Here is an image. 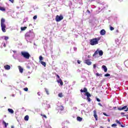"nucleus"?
Wrapping results in <instances>:
<instances>
[{
    "label": "nucleus",
    "mask_w": 128,
    "mask_h": 128,
    "mask_svg": "<svg viewBox=\"0 0 128 128\" xmlns=\"http://www.w3.org/2000/svg\"><path fill=\"white\" fill-rule=\"evenodd\" d=\"M4 22H6V20L4 18H2L1 19L0 24L2 30L3 32H6V25Z\"/></svg>",
    "instance_id": "obj_1"
},
{
    "label": "nucleus",
    "mask_w": 128,
    "mask_h": 128,
    "mask_svg": "<svg viewBox=\"0 0 128 128\" xmlns=\"http://www.w3.org/2000/svg\"><path fill=\"white\" fill-rule=\"evenodd\" d=\"M98 40H100V38H94L90 40V44L91 46H96L98 44Z\"/></svg>",
    "instance_id": "obj_2"
},
{
    "label": "nucleus",
    "mask_w": 128,
    "mask_h": 128,
    "mask_svg": "<svg viewBox=\"0 0 128 128\" xmlns=\"http://www.w3.org/2000/svg\"><path fill=\"white\" fill-rule=\"evenodd\" d=\"M21 55L22 56L24 57V58H26V60H29L30 58V54L26 52H22Z\"/></svg>",
    "instance_id": "obj_3"
},
{
    "label": "nucleus",
    "mask_w": 128,
    "mask_h": 128,
    "mask_svg": "<svg viewBox=\"0 0 128 128\" xmlns=\"http://www.w3.org/2000/svg\"><path fill=\"white\" fill-rule=\"evenodd\" d=\"M56 76L57 82L58 84H60V86H64V82H62V78H60V76H58V74H56Z\"/></svg>",
    "instance_id": "obj_4"
},
{
    "label": "nucleus",
    "mask_w": 128,
    "mask_h": 128,
    "mask_svg": "<svg viewBox=\"0 0 128 128\" xmlns=\"http://www.w3.org/2000/svg\"><path fill=\"white\" fill-rule=\"evenodd\" d=\"M64 20V16H62V15H60V16L57 15L55 18V20L57 22H60V20Z\"/></svg>",
    "instance_id": "obj_5"
},
{
    "label": "nucleus",
    "mask_w": 128,
    "mask_h": 128,
    "mask_svg": "<svg viewBox=\"0 0 128 128\" xmlns=\"http://www.w3.org/2000/svg\"><path fill=\"white\" fill-rule=\"evenodd\" d=\"M34 36V34L32 32H27L25 34L26 38H30V36Z\"/></svg>",
    "instance_id": "obj_6"
},
{
    "label": "nucleus",
    "mask_w": 128,
    "mask_h": 128,
    "mask_svg": "<svg viewBox=\"0 0 128 128\" xmlns=\"http://www.w3.org/2000/svg\"><path fill=\"white\" fill-rule=\"evenodd\" d=\"M85 96H86V98L88 102H90L91 100L90 98V96H92V95H90V92H87L85 94Z\"/></svg>",
    "instance_id": "obj_7"
},
{
    "label": "nucleus",
    "mask_w": 128,
    "mask_h": 128,
    "mask_svg": "<svg viewBox=\"0 0 128 128\" xmlns=\"http://www.w3.org/2000/svg\"><path fill=\"white\" fill-rule=\"evenodd\" d=\"M84 63L86 64H88V66H90V64H92V62H90V59L85 60Z\"/></svg>",
    "instance_id": "obj_8"
},
{
    "label": "nucleus",
    "mask_w": 128,
    "mask_h": 128,
    "mask_svg": "<svg viewBox=\"0 0 128 128\" xmlns=\"http://www.w3.org/2000/svg\"><path fill=\"white\" fill-rule=\"evenodd\" d=\"M94 112V116L96 120H98V114H96V110H94L93 111Z\"/></svg>",
    "instance_id": "obj_9"
},
{
    "label": "nucleus",
    "mask_w": 128,
    "mask_h": 128,
    "mask_svg": "<svg viewBox=\"0 0 128 128\" xmlns=\"http://www.w3.org/2000/svg\"><path fill=\"white\" fill-rule=\"evenodd\" d=\"M64 108L62 106H58V112H60H60L64 110Z\"/></svg>",
    "instance_id": "obj_10"
},
{
    "label": "nucleus",
    "mask_w": 128,
    "mask_h": 128,
    "mask_svg": "<svg viewBox=\"0 0 128 128\" xmlns=\"http://www.w3.org/2000/svg\"><path fill=\"white\" fill-rule=\"evenodd\" d=\"M106 32V30H104V29H102L100 31V34H101V36H104Z\"/></svg>",
    "instance_id": "obj_11"
},
{
    "label": "nucleus",
    "mask_w": 128,
    "mask_h": 128,
    "mask_svg": "<svg viewBox=\"0 0 128 128\" xmlns=\"http://www.w3.org/2000/svg\"><path fill=\"white\" fill-rule=\"evenodd\" d=\"M80 92H86V94L88 92V88H84V90L81 89L80 90Z\"/></svg>",
    "instance_id": "obj_12"
},
{
    "label": "nucleus",
    "mask_w": 128,
    "mask_h": 128,
    "mask_svg": "<svg viewBox=\"0 0 128 128\" xmlns=\"http://www.w3.org/2000/svg\"><path fill=\"white\" fill-rule=\"evenodd\" d=\"M128 108V106H124L122 108V107H119L118 108V110H126V108Z\"/></svg>",
    "instance_id": "obj_13"
},
{
    "label": "nucleus",
    "mask_w": 128,
    "mask_h": 128,
    "mask_svg": "<svg viewBox=\"0 0 128 128\" xmlns=\"http://www.w3.org/2000/svg\"><path fill=\"white\" fill-rule=\"evenodd\" d=\"M4 68H5L6 70H10V66L8 64L5 65L4 66Z\"/></svg>",
    "instance_id": "obj_14"
},
{
    "label": "nucleus",
    "mask_w": 128,
    "mask_h": 128,
    "mask_svg": "<svg viewBox=\"0 0 128 128\" xmlns=\"http://www.w3.org/2000/svg\"><path fill=\"white\" fill-rule=\"evenodd\" d=\"M102 68H103V70L105 72H108V68L106 66L103 65L102 66Z\"/></svg>",
    "instance_id": "obj_15"
},
{
    "label": "nucleus",
    "mask_w": 128,
    "mask_h": 128,
    "mask_svg": "<svg viewBox=\"0 0 128 128\" xmlns=\"http://www.w3.org/2000/svg\"><path fill=\"white\" fill-rule=\"evenodd\" d=\"M18 68L20 74H22V72H24V68H22L20 66H18Z\"/></svg>",
    "instance_id": "obj_16"
},
{
    "label": "nucleus",
    "mask_w": 128,
    "mask_h": 128,
    "mask_svg": "<svg viewBox=\"0 0 128 128\" xmlns=\"http://www.w3.org/2000/svg\"><path fill=\"white\" fill-rule=\"evenodd\" d=\"M2 38H4V40H8V36H2V37H0V40H2Z\"/></svg>",
    "instance_id": "obj_17"
},
{
    "label": "nucleus",
    "mask_w": 128,
    "mask_h": 128,
    "mask_svg": "<svg viewBox=\"0 0 128 128\" xmlns=\"http://www.w3.org/2000/svg\"><path fill=\"white\" fill-rule=\"evenodd\" d=\"M98 54L100 56H102L104 55V52L102 50L98 51Z\"/></svg>",
    "instance_id": "obj_18"
},
{
    "label": "nucleus",
    "mask_w": 128,
    "mask_h": 128,
    "mask_svg": "<svg viewBox=\"0 0 128 128\" xmlns=\"http://www.w3.org/2000/svg\"><path fill=\"white\" fill-rule=\"evenodd\" d=\"M98 54V50H96L94 53V54L92 55V56H96V54Z\"/></svg>",
    "instance_id": "obj_19"
},
{
    "label": "nucleus",
    "mask_w": 128,
    "mask_h": 128,
    "mask_svg": "<svg viewBox=\"0 0 128 128\" xmlns=\"http://www.w3.org/2000/svg\"><path fill=\"white\" fill-rule=\"evenodd\" d=\"M40 64H42V66H44L46 67V63L44 62L41 61Z\"/></svg>",
    "instance_id": "obj_20"
},
{
    "label": "nucleus",
    "mask_w": 128,
    "mask_h": 128,
    "mask_svg": "<svg viewBox=\"0 0 128 128\" xmlns=\"http://www.w3.org/2000/svg\"><path fill=\"white\" fill-rule=\"evenodd\" d=\"M0 10H2V12H6V8L0 6Z\"/></svg>",
    "instance_id": "obj_21"
},
{
    "label": "nucleus",
    "mask_w": 128,
    "mask_h": 128,
    "mask_svg": "<svg viewBox=\"0 0 128 128\" xmlns=\"http://www.w3.org/2000/svg\"><path fill=\"white\" fill-rule=\"evenodd\" d=\"M28 118H30V117L28 116H24V120H26V121H28Z\"/></svg>",
    "instance_id": "obj_22"
},
{
    "label": "nucleus",
    "mask_w": 128,
    "mask_h": 128,
    "mask_svg": "<svg viewBox=\"0 0 128 128\" xmlns=\"http://www.w3.org/2000/svg\"><path fill=\"white\" fill-rule=\"evenodd\" d=\"M77 120L78 122H82V118H80V116H78L77 117Z\"/></svg>",
    "instance_id": "obj_23"
},
{
    "label": "nucleus",
    "mask_w": 128,
    "mask_h": 128,
    "mask_svg": "<svg viewBox=\"0 0 128 128\" xmlns=\"http://www.w3.org/2000/svg\"><path fill=\"white\" fill-rule=\"evenodd\" d=\"M8 112H10V114H14V112L12 109L8 108Z\"/></svg>",
    "instance_id": "obj_24"
},
{
    "label": "nucleus",
    "mask_w": 128,
    "mask_h": 128,
    "mask_svg": "<svg viewBox=\"0 0 128 128\" xmlns=\"http://www.w3.org/2000/svg\"><path fill=\"white\" fill-rule=\"evenodd\" d=\"M39 60H40V62H42V60H44V58L42 57V56H40Z\"/></svg>",
    "instance_id": "obj_25"
},
{
    "label": "nucleus",
    "mask_w": 128,
    "mask_h": 128,
    "mask_svg": "<svg viewBox=\"0 0 128 128\" xmlns=\"http://www.w3.org/2000/svg\"><path fill=\"white\" fill-rule=\"evenodd\" d=\"M58 96H59V98H62V96H64L62 92L59 93Z\"/></svg>",
    "instance_id": "obj_26"
},
{
    "label": "nucleus",
    "mask_w": 128,
    "mask_h": 128,
    "mask_svg": "<svg viewBox=\"0 0 128 128\" xmlns=\"http://www.w3.org/2000/svg\"><path fill=\"white\" fill-rule=\"evenodd\" d=\"M26 30V26L21 27V30Z\"/></svg>",
    "instance_id": "obj_27"
},
{
    "label": "nucleus",
    "mask_w": 128,
    "mask_h": 128,
    "mask_svg": "<svg viewBox=\"0 0 128 128\" xmlns=\"http://www.w3.org/2000/svg\"><path fill=\"white\" fill-rule=\"evenodd\" d=\"M44 90H45L46 94H50V92H48V90L46 88H45Z\"/></svg>",
    "instance_id": "obj_28"
},
{
    "label": "nucleus",
    "mask_w": 128,
    "mask_h": 128,
    "mask_svg": "<svg viewBox=\"0 0 128 128\" xmlns=\"http://www.w3.org/2000/svg\"><path fill=\"white\" fill-rule=\"evenodd\" d=\"M2 124L4 125L5 128H6V126H6V122H4V121L2 122Z\"/></svg>",
    "instance_id": "obj_29"
},
{
    "label": "nucleus",
    "mask_w": 128,
    "mask_h": 128,
    "mask_svg": "<svg viewBox=\"0 0 128 128\" xmlns=\"http://www.w3.org/2000/svg\"><path fill=\"white\" fill-rule=\"evenodd\" d=\"M116 122L117 124H122V123L120 122L118 120H116Z\"/></svg>",
    "instance_id": "obj_30"
},
{
    "label": "nucleus",
    "mask_w": 128,
    "mask_h": 128,
    "mask_svg": "<svg viewBox=\"0 0 128 128\" xmlns=\"http://www.w3.org/2000/svg\"><path fill=\"white\" fill-rule=\"evenodd\" d=\"M110 74H104V76H110Z\"/></svg>",
    "instance_id": "obj_31"
},
{
    "label": "nucleus",
    "mask_w": 128,
    "mask_h": 128,
    "mask_svg": "<svg viewBox=\"0 0 128 128\" xmlns=\"http://www.w3.org/2000/svg\"><path fill=\"white\" fill-rule=\"evenodd\" d=\"M24 90L25 91V92H28V88H24Z\"/></svg>",
    "instance_id": "obj_32"
},
{
    "label": "nucleus",
    "mask_w": 128,
    "mask_h": 128,
    "mask_svg": "<svg viewBox=\"0 0 128 128\" xmlns=\"http://www.w3.org/2000/svg\"><path fill=\"white\" fill-rule=\"evenodd\" d=\"M103 114L105 116H110L108 115L106 112H103Z\"/></svg>",
    "instance_id": "obj_33"
},
{
    "label": "nucleus",
    "mask_w": 128,
    "mask_h": 128,
    "mask_svg": "<svg viewBox=\"0 0 128 128\" xmlns=\"http://www.w3.org/2000/svg\"><path fill=\"white\" fill-rule=\"evenodd\" d=\"M34 20H36V18H38V16L36 15L34 16L33 17Z\"/></svg>",
    "instance_id": "obj_34"
},
{
    "label": "nucleus",
    "mask_w": 128,
    "mask_h": 128,
    "mask_svg": "<svg viewBox=\"0 0 128 128\" xmlns=\"http://www.w3.org/2000/svg\"><path fill=\"white\" fill-rule=\"evenodd\" d=\"M96 76H102V74H100L97 72V73H96Z\"/></svg>",
    "instance_id": "obj_35"
},
{
    "label": "nucleus",
    "mask_w": 128,
    "mask_h": 128,
    "mask_svg": "<svg viewBox=\"0 0 128 128\" xmlns=\"http://www.w3.org/2000/svg\"><path fill=\"white\" fill-rule=\"evenodd\" d=\"M110 30H114V28L112 26H110Z\"/></svg>",
    "instance_id": "obj_36"
},
{
    "label": "nucleus",
    "mask_w": 128,
    "mask_h": 128,
    "mask_svg": "<svg viewBox=\"0 0 128 128\" xmlns=\"http://www.w3.org/2000/svg\"><path fill=\"white\" fill-rule=\"evenodd\" d=\"M77 62L78 64H80V63L82 62V61L80 60H77Z\"/></svg>",
    "instance_id": "obj_37"
},
{
    "label": "nucleus",
    "mask_w": 128,
    "mask_h": 128,
    "mask_svg": "<svg viewBox=\"0 0 128 128\" xmlns=\"http://www.w3.org/2000/svg\"><path fill=\"white\" fill-rule=\"evenodd\" d=\"M40 116H44V118H46V116L44 114H41Z\"/></svg>",
    "instance_id": "obj_38"
},
{
    "label": "nucleus",
    "mask_w": 128,
    "mask_h": 128,
    "mask_svg": "<svg viewBox=\"0 0 128 128\" xmlns=\"http://www.w3.org/2000/svg\"><path fill=\"white\" fill-rule=\"evenodd\" d=\"M112 127H116V124H112Z\"/></svg>",
    "instance_id": "obj_39"
},
{
    "label": "nucleus",
    "mask_w": 128,
    "mask_h": 128,
    "mask_svg": "<svg viewBox=\"0 0 128 128\" xmlns=\"http://www.w3.org/2000/svg\"><path fill=\"white\" fill-rule=\"evenodd\" d=\"M95 0H88V2H94Z\"/></svg>",
    "instance_id": "obj_40"
},
{
    "label": "nucleus",
    "mask_w": 128,
    "mask_h": 128,
    "mask_svg": "<svg viewBox=\"0 0 128 128\" xmlns=\"http://www.w3.org/2000/svg\"><path fill=\"white\" fill-rule=\"evenodd\" d=\"M93 68H96V64H94L93 65Z\"/></svg>",
    "instance_id": "obj_41"
},
{
    "label": "nucleus",
    "mask_w": 128,
    "mask_h": 128,
    "mask_svg": "<svg viewBox=\"0 0 128 128\" xmlns=\"http://www.w3.org/2000/svg\"><path fill=\"white\" fill-rule=\"evenodd\" d=\"M96 100H97V102H100V98H96Z\"/></svg>",
    "instance_id": "obj_42"
},
{
    "label": "nucleus",
    "mask_w": 128,
    "mask_h": 128,
    "mask_svg": "<svg viewBox=\"0 0 128 128\" xmlns=\"http://www.w3.org/2000/svg\"><path fill=\"white\" fill-rule=\"evenodd\" d=\"M87 12L88 14H90V11L88 10H87Z\"/></svg>",
    "instance_id": "obj_43"
},
{
    "label": "nucleus",
    "mask_w": 128,
    "mask_h": 128,
    "mask_svg": "<svg viewBox=\"0 0 128 128\" xmlns=\"http://www.w3.org/2000/svg\"><path fill=\"white\" fill-rule=\"evenodd\" d=\"M98 106H102V104L100 103H98Z\"/></svg>",
    "instance_id": "obj_44"
},
{
    "label": "nucleus",
    "mask_w": 128,
    "mask_h": 128,
    "mask_svg": "<svg viewBox=\"0 0 128 128\" xmlns=\"http://www.w3.org/2000/svg\"><path fill=\"white\" fill-rule=\"evenodd\" d=\"M3 46H4V48H6V43H4V45H3Z\"/></svg>",
    "instance_id": "obj_45"
},
{
    "label": "nucleus",
    "mask_w": 128,
    "mask_h": 128,
    "mask_svg": "<svg viewBox=\"0 0 128 128\" xmlns=\"http://www.w3.org/2000/svg\"><path fill=\"white\" fill-rule=\"evenodd\" d=\"M38 96H40V92H38Z\"/></svg>",
    "instance_id": "obj_46"
},
{
    "label": "nucleus",
    "mask_w": 128,
    "mask_h": 128,
    "mask_svg": "<svg viewBox=\"0 0 128 128\" xmlns=\"http://www.w3.org/2000/svg\"><path fill=\"white\" fill-rule=\"evenodd\" d=\"M124 112H128V108H126V110H124Z\"/></svg>",
    "instance_id": "obj_47"
},
{
    "label": "nucleus",
    "mask_w": 128,
    "mask_h": 128,
    "mask_svg": "<svg viewBox=\"0 0 128 128\" xmlns=\"http://www.w3.org/2000/svg\"><path fill=\"white\" fill-rule=\"evenodd\" d=\"M11 2H14V0H9Z\"/></svg>",
    "instance_id": "obj_48"
},
{
    "label": "nucleus",
    "mask_w": 128,
    "mask_h": 128,
    "mask_svg": "<svg viewBox=\"0 0 128 128\" xmlns=\"http://www.w3.org/2000/svg\"><path fill=\"white\" fill-rule=\"evenodd\" d=\"M120 114L124 115V112H121Z\"/></svg>",
    "instance_id": "obj_49"
},
{
    "label": "nucleus",
    "mask_w": 128,
    "mask_h": 128,
    "mask_svg": "<svg viewBox=\"0 0 128 128\" xmlns=\"http://www.w3.org/2000/svg\"><path fill=\"white\" fill-rule=\"evenodd\" d=\"M120 126H121L122 128H124V126L122 125V124H121Z\"/></svg>",
    "instance_id": "obj_50"
},
{
    "label": "nucleus",
    "mask_w": 128,
    "mask_h": 128,
    "mask_svg": "<svg viewBox=\"0 0 128 128\" xmlns=\"http://www.w3.org/2000/svg\"><path fill=\"white\" fill-rule=\"evenodd\" d=\"M100 128H104V126H100Z\"/></svg>",
    "instance_id": "obj_51"
},
{
    "label": "nucleus",
    "mask_w": 128,
    "mask_h": 128,
    "mask_svg": "<svg viewBox=\"0 0 128 128\" xmlns=\"http://www.w3.org/2000/svg\"><path fill=\"white\" fill-rule=\"evenodd\" d=\"M11 128H14V126H12Z\"/></svg>",
    "instance_id": "obj_52"
},
{
    "label": "nucleus",
    "mask_w": 128,
    "mask_h": 128,
    "mask_svg": "<svg viewBox=\"0 0 128 128\" xmlns=\"http://www.w3.org/2000/svg\"><path fill=\"white\" fill-rule=\"evenodd\" d=\"M114 110H115V108H116V107H114Z\"/></svg>",
    "instance_id": "obj_53"
},
{
    "label": "nucleus",
    "mask_w": 128,
    "mask_h": 128,
    "mask_svg": "<svg viewBox=\"0 0 128 128\" xmlns=\"http://www.w3.org/2000/svg\"><path fill=\"white\" fill-rule=\"evenodd\" d=\"M6 126H8V123H6Z\"/></svg>",
    "instance_id": "obj_54"
},
{
    "label": "nucleus",
    "mask_w": 128,
    "mask_h": 128,
    "mask_svg": "<svg viewBox=\"0 0 128 128\" xmlns=\"http://www.w3.org/2000/svg\"><path fill=\"white\" fill-rule=\"evenodd\" d=\"M88 58H90V56H88Z\"/></svg>",
    "instance_id": "obj_55"
},
{
    "label": "nucleus",
    "mask_w": 128,
    "mask_h": 128,
    "mask_svg": "<svg viewBox=\"0 0 128 128\" xmlns=\"http://www.w3.org/2000/svg\"><path fill=\"white\" fill-rule=\"evenodd\" d=\"M108 122H110V119L108 120Z\"/></svg>",
    "instance_id": "obj_56"
}]
</instances>
